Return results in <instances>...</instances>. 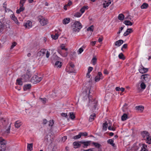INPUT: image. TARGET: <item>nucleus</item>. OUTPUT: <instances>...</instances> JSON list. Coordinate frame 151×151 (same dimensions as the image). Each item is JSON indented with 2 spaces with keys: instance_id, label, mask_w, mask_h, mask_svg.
I'll return each mask as SVG.
<instances>
[{
  "instance_id": "1",
  "label": "nucleus",
  "mask_w": 151,
  "mask_h": 151,
  "mask_svg": "<svg viewBox=\"0 0 151 151\" xmlns=\"http://www.w3.org/2000/svg\"><path fill=\"white\" fill-rule=\"evenodd\" d=\"M73 30L74 32H79L82 27L81 23L79 22H76L73 25Z\"/></svg>"
},
{
  "instance_id": "2",
  "label": "nucleus",
  "mask_w": 151,
  "mask_h": 151,
  "mask_svg": "<svg viewBox=\"0 0 151 151\" xmlns=\"http://www.w3.org/2000/svg\"><path fill=\"white\" fill-rule=\"evenodd\" d=\"M42 78L39 77L36 75L33 76L31 79V82L34 83L36 84L40 82L42 80Z\"/></svg>"
},
{
  "instance_id": "3",
  "label": "nucleus",
  "mask_w": 151,
  "mask_h": 151,
  "mask_svg": "<svg viewBox=\"0 0 151 151\" xmlns=\"http://www.w3.org/2000/svg\"><path fill=\"white\" fill-rule=\"evenodd\" d=\"M38 18L42 26L46 25L48 23L47 19L42 16H39Z\"/></svg>"
},
{
  "instance_id": "4",
  "label": "nucleus",
  "mask_w": 151,
  "mask_h": 151,
  "mask_svg": "<svg viewBox=\"0 0 151 151\" xmlns=\"http://www.w3.org/2000/svg\"><path fill=\"white\" fill-rule=\"evenodd\" d=\"M24 26L25 28L29 29L32 26V22L31 21H28L24 24Z\"/></svg>"
},
{
  "instance_id": "5",
  "label": "nucleus",
  "mask_w": 151,
  "mask_h": 151,
  "mask_svg": "<svg viewBox=\"0 0 151 151\" xmlns=\"http://www.w3.org/2000/svg\"><path fill=\"white\" fill-rule=\"evenodd\" d=\"M45 140L47 142L51 143L53 140V138H51L50 135H47L45 137Z\"/></svg>"
},
{
  "instance_id": "6",
  "label": "nucleus",
  "mask_w": 151,
  "mask_h": 151,
  "mask_svg": "<svg viewBox=\"0 0 151 151\" xmlns=\"http://www.w3.org/2000/svg\"><path fill=\"white\" fill-rule=\"evenodd\" d=\"M150 76L147 74L142 75L141 76V78H142L143 80V82H145L148 81L150 79Z\"/></svg>"
},
{
  "instance_id": "7",
  "label": "nucleus",
  "mask_w": 151,
  "mask_h": 151,
  "mask_svg": "<svg viewBox=\"0 0 151 151\" xmlns=\"http://www.w3.org/2000/svg\"><path fill=\"white\" fill-rule=\"evenodd\" d=\"M141 134L144 138H146L148 139V136L150 134L146 131H144L141 133Z\"/></svg>"
},
{
  "instance_id": "8",
  "label": "nucleus",
  "mask_w": 151,
  "mask_h": 151,
  "mask_svg": "<svg viewBox=\"0 0 151 151\" xmlns=\"http://www.w3.org/2000/svg\"><path fill=\"white\" fill-rule=\"evenodd\" d=\"M31 77L27 74L23 75L21 77L22 80H23L24 81H27L29 80V78Z\"/></svg>"
},
{
  "instance_id": "9",
  "label": "nucleus",
  "mask_w": 151,
  "mask_h": 151,
  "mask_svg": "<svg viewBox=\"0 0 151 151\" xmlns=\"http://www.w3.org/2000/svg\"><path fill=\"white\" fill-rule=\"evenodd\" d=\"M148 70V69L147 68H145L143 66H141V67L139 69V72L142 73H144L147 72Z\"/></svg>"
},
{
  "instance_id": "10",
  "label": "nucleus",
  "mask_w": 151,
  "mask_h": 151,
  "mask_svg": "<svg viewBox=\"0 0 151 151\" xmlns=\"http://www.w3.org/2000/svg\"><path fill=\"white\" fill-rule=\"evenodd\" d=\"M11 19L13 20L18 25H19V23L16 17H15V15L14 14H12L10 16Z\"/></svg>"
},
{
  "instance_id": "11",
  "label": "nucleus",
  "mask_w": 151,
  "mask_h": 151,
  "mask_svg": "<svg viewBox=\"0 0 151 151\" xmlns=\"http://www.w3.org/2000/svg\"><path fill=\"white\" fill-rule=\"evenodd\" d=\"M81 141L75 142L73 143L74 148H76L80 147L81 145Z\"/></svg>"
},
{
  "instance_id": "12",
  "label": "nucleus",
  "mask_w": 151,
  "mask_h": 151,
  "mask_svg": "<svg viewBox=\"0 0 151 151\" xmlns=\"http://www.w3.org/2000/svg\"><path fill=\"white\" fill-rule=\"evenodd\" d=\"M133 32L132 29L128 28L126 31L124 33V36H126L128 35L129 33H132Z\"/></svg>"
},
{
  "instance_id": "13",
  "label": "nucleus",
  "mask_w": 151,
  "mask_h": 151,
  "mask_svg": "<svg viewBox=\"0 0 151 151\" xmlns=\"http://www.w3.org/2000/svg\"><path fill=\"white\" fill-rule=\"evenodd\" d=\"M124 42L122 40H119L116 42L115 43V45L118 47L121 46Z\"/></svg>"
},
{
  "instance_id": "14",
  "label": "nucleus",
  "mask_w": 151,
  "mask_h": 151,
  "mask_svg": "<svg viewBox=\"0 0 151 151\" xmlns=\"http://www.w3.org/2000/svg\"><path fill=\"white\" fill-rule=\"evenodd\" d=\"M59 53L63 57H66L68 54V52H64L63 50H61L59 52Z\"/></svg>"
},
{
  "instance_id": "15",
  "label": "nucleus",
  "mask_w": 151,
  "mask_h": 151,
  "mask_svg": "<svg viewBox=\"0 0 151 151\" xmlns=\"http://www.w3.org/2000/svg\"><path fill=\"white\" fill-rule=\"evenodd\" d=\"M0 144L1 145L5 146L6 141L5 139L3 138L2 137H0Z\"/></svg>"
},
{
  "instance_id": "16",
  "label": "nucleus",
  "mask_w": 151,
  "mask_h": 151,
  "mask_svg": "<svg viewBox=\"0 0 151 151\" xmlns=\"http://www.w3.org/2000/svg\"><path fill=\"white\" fill-rule=\"evenodd\" d=\"M81 143L83 144V147H86L90 144V141L83 142L81 141Z\"/></svg>"
},
{
  "instance_id": "17",
  "label": "nucleus",
  "mask_w": 151,
  "mask_h": 151,
  "mask_svg": "<svg viewBox=\"0 0 151 151\" xmlns=\"http://www.w3.org/2000/svg\"><path fill=\"white\" fill-rule=\"evenodd\" d=\"M31 87V85L30 84H27L24 85V91H26L28 89H30Z\"/></svg>"
},
{
  "instance_id": "18",
  "label": "nucleus",
  "mask_w": 151,
  "mask_h": 151,
  "mask_svg": "<svg viewBox=\"0 0 151 151\" xmlns=\"http://www.w3.org/2000/svg\"><path fill=\"white\" fill-rule=\"evenodd\" d=\"M107 142L108 144H109L111 145L112 146L114 147L115 146V144L114 143V139H108Z\"/></svg>"
},
{
  "instance_id": "19",
  "label": "nucleus",
  "mask_w": 151,
  "mask_h": 151,
  "mask_svg": "<svg viewBox=\"0 0 151 151\" xmlns=\"http://www.w3.org/2000/svg\"><path fill=\"white\" fill-rule=\"evenodd\" d=\"M70 22V19L69 18H65L64 19L63 21V24H66L69 23Z\"/></svg>"
},
{
  "instance_id": "20",
  "label": "nucleus",
  "mask_w": 151,
  "mask_h": 151,
  "mask_svg": "<svg viewBox=\"0 0 151 151\" xmlns=\"http://www.w3.org/2000/svg\"><path fill=\"white\" fill-rule=\"evenodd\" d=\"M111 3V1H109L107 2L105 1L103 4V7L104 8H106V7L108 6Z\"/></svg>"
},
{
  "instance_id": "21",
  "label": "nucleus",
  "mask_w": 151,
  "mask_h": 151,
  "mask_svg": "<svg viewBox=\"0 0 151 151\" xmlns=\"http://www.w3.org/2000/svg\"><path fill=\"white\" fill-rule=\"evenodd\" d=\"M20 7L16 11V13L17 14H19L21 12L23 11L24 9V8L23 7V6H20Z\"/></svg>"
},
{
  "instance_id": "22",
  "label": "nucleus",
  "mask_w": 151,
  "mask_h": 151,
  "mask_svg": "<svg viewBox=\"0 0 151 151\" xmlns=\"http://www.w3.org/2000/svg\"><path fill=\"white\" fill-rule=\"evenodd\" d=\"M127 115L126 114H124L121 117V119L122 121H124L128 118Z\"/></svg>"
},
{
  "instance_id": "23",
  "label": "nucleus",
  "mask_w": 151,
  "mask_h": 151,
  "mask_svg": "<svg viewBox=\"0 0 151 151\" xmlns=\"http://www.w3.org/2000/svg\"><path fill=\"white\" fill-rule=\"evenodd\" d=\"M96 115L95 114L91 115L89 119V121L90 122H92L94 120V117H95Z\"/></svg>"
},
{
  "instance_id": "24",
  "label": "nucleus",
  "mask_w": 151,
  "mask_h": 151,
  "mask_svg": "<svg viewBox=\"0 0 151 151\" xmlns=\"http://www.w3.org/2000/svg\"><path fill=\"white\" fill-rule=\"evenodd\" d=\"M32 143L27 144V148L28 151H31L32 150Z\"/></svg>"
},
{
  "instance_id": "25",
  "label": "nucleus",
  "mask_w": 151,
  "mask_h": 151,
  "mask_svg": "<svg viewBox=\"0 0 151 151\" xmlns=\"http://www.w3.org/2000/svg\"><path fill=\"white\" fill-rule=\"evenodd\" d=\"M68 116L72 119H74L75 118V115L73 112L69 113Z\"/></svg>"
},
{
  "instance_id": "26",
  "label": "nucleus",
  "mask_w": 151,
  "mask_h": 151,
  "mask_svg": "<svg viewBox=\"0 0 151 151\" xmlns=\"http://www.w3.org/2000/svg\"><path fill=\"white\" fill-rule=\"evenodd\" d=\"M108 123L107 122H106L104 123H103V125L102 129L103 130L106 131L108 127Z\"/></svg>"
},
{
  "instance_id": "27",
  "label": "nucleus",
  "mask_w": 151,
  "mask_h": 151,
  "mask_svg": "<svg viewBox=\"0 0 151 151\" xmlns=\"http://www.w3.org/2000/svg\"><path fill=\"white\" fill-rule=\"evenodd\" d=\"M92 144L96 147L98 148H100L101 147V145L98 143L93 142Z\"/></svg>"
},
{
  "instance_id": "28",
  "label": "nucleus",
  "mask_w": 151,
  "mask_h": 151,
  "mask_svg": "<svg viewBox=\"0 0 151 151\" xmlns=\"http://www.w3.org/2000/svg\"><path fill=\"white\" fill-rule=\"evenodd\" d=\"M93 107L92 108V111L93 112H94L96 108V107L97 106V101H93Z\"/></svg>"
},
{
  "instance_id": "29",
  "label": "nucleus",
  "mask_w": 151,
  "mask_h": 151,
  "mask_svg": "<svg viewBox=\"0 0 151 151\" xmlns=\"http://www.w3.org/2000/svg\"><path fill=\"white\" fill-rule=\"evenodd\" d=\"M148 6V4L146 3H144L141 6V8L142 9H146Z\"/></svg>"
},
{
  "instance_id": "30",
  "label": "nucleus",
  "mask_w": 151,
  "mask_h": 151,
  "mask_svg": "<svg viewBox=\"0 0 151 151\" xmlns=\"http://www.w3.org/2000/svg\"><path fill=\"white\" fill-rule=\"evenodd\" d=\"M126 25L131 26L132 25V23L128 20H125L124 23Z\"/></svg>"
},
{
  "instance_id": "31",
  "label": "nucleus",
  "mask_w": 151,
  "mask_h": 151,
  "mask_svg": "<svg viewBox=\"0 0 151 151\" xmlns=\"http://www.w3.org/2000/svg\"><path fill=\"white\" fill-rule=\"evenodd\" d=\"M22 80L21 78L19 79H17L16 81L17 83L19 85H22L23 84V83Z\"/></svg>"
},
{
  "instance_id": "32",
  "label": "nucleus",
  "mask_w": 151,
  "mask_h": 151,
  "mask_svg": "<svg viewBox=\"0 0 151 151\" xmlns=\"http://www.w3.org/2000/svg\"><path fill=\"white\" fill-rule=\"evenodd\" d=\"M136 108L137 110H140L142 111L143 110L144 107L142 106H139L136 107Z\"/></svg>"
},
{
  "instance_id": "33",
  "label": "nucleus",
  "mask_w": 151,
  "mask_h": 151,
  "mask_svg": "<svg viewBox=\"0 0 151 151\" xmlns=\"http://www.w3.org/2000/svg\"><path fill=\"white\" fill-rule=\"evenodd\" d=\"M88 6H84L83 7H82L81 9H80V11L81 12V14H82L83 13L86 9H88Z\"/></svg>"
},
{
  "instance_id": "34",
  "label": "nucleus",
  "mask_w": 151,
  "mask_h": 151,
  "mask_svg": "<svg viewBox=\"0 0 151 151\" xmlns=\"http://www.w3.org/2000/svg\"><path fill=\"white\" fill-rule=\"evenodd\" d=\"M124 15L123 14H121L119 15L118 19L120 20H122L124 19Z\"/></svg>"
},
{
  "instance_id": "35",
  "label": "nucleus",
  "mask_w": 151,
  "mask_h": 151,
  "mask_svg": "<svg viewBox=\"0 0 151 151\" xmlns=\"http://www.w3.org/2000/svg\"><path fill=\"white\" fill-rule=\"evenodd\" d=\"M21 122L17 121L15 122V126L16 127L19 128L21 125Z\"/></svg>"
},
{
  "instance_id": "36",
  "label": "nucleus",
  "mask_w": 151,
  "mask_h": 151,
  "mask_svg": "<svg viewBox=\"0 0 151 151\" xmlns=\"http://www.w3.org/2000/svg\"><path fill=\"white\" fill-rule=\"evenodd\" d=\"M96 60L97 58H96V56H94L91 60V62L93 65H95L96 64Z\"/></svg>"
},
{
  "instance_id": "37",
  "label": "nucleus",
  "mask_w": 151,
  "mask_h": 151,
  "mask_svg": "<svg viewBox=\"0 0 151 151\" xmlns=\"http://www.w3.org/2000/svg\"><path fill=\"white\" fill-rule=\"evenodd\" d=\"M70 66L73 69V70L70 71V73H73L75 71V70L74 69V67H75V65L74 64H73L72 63H70Z\"/></svg>"
},
{
  "instance_id": "38",
  "label": "nucleus",
  "mask_w": 151,
  "mask_h": 151,
  "mask_svg": "<svg viewBox=\"0 0 151 151\" xmlns=\"http://www.w3.org/2000/svg\"><path fill=\"white\" fill-rule=\"evenodd\" d=\"M55 65L58 67L60 68L61 66V62L60 61H56L55 63Z\"/></svg>"
},
{
  "instance_id": "39",
  "label": "nucleus",
  "mask_w": 151,
  "mask_h": 151,
  "mask_svg": "<svg viewBox=\"0 0 151 151\" xmlns=\"http://www.w3.org/2000/svg\"><path fill=\"white\" fill-rule=\"evenodd\" d=\"M51 37L53 39L56 40L58 38V34L56 33L55 34V35H51Z\"/></svg>"
},
{
  "instance_id": "40",
  "label": "nucleus",
  "mask_w": 151,
  "mask_h": 151,
  "mask_svg": "<svg viewBox=\"0 0 151 151\" xmlns=\"http://www.w3.org/2000/svg\"><path fill=\"white\" fill-rule=\"evenodd\" d=\"M144 82H142L141 83L140 86L141 88L142 89H144L146 88V85L145 84Z\"/></svg>"
},
{
  "instance_id": "41",
  "label": "nucleus",
  "mask_w": 151,
  "mask_h": 151,
  "mask_svg": "<svg viewBox=\"0 0 151 151\" xmlns=\"http://www.w3.org/2000/svg\"><path fill=\"white\" fill-rule=\"evenodd\" d=\"M118 56L119 58L120 59H121L123 60H124L125 59V58L124 57V55L122 53H121L119 54Z\"/></svg>"
},
{
  "instance_id": "42",
  "label": "nucleus",
  "mask_w": 151,
  "mask_h": 151,
  "mask_svg": "<svg viewBox=\"0 0 151 151\" xmlns=\"http://www.w3.org/2000/svg\"><path fill=\"white\" fill-rule=\"evenodd\" d=\"M82 14L80 12H76L74 14V16L77 17H80L82 15Z\"/></svg>"
},
{
  "instance_id": "43",
  "label": "nucleus",
  "mask_w": 151,
  "mask_h": 151,
  "mask_svg": "<svg viewBox=\"0 0 151 151\" xmlns=\"http://www.w3.org/2000/svg\"><path fill=\"white\" fill-rule=\"evenodd\" d=\"M81 137V135L80 133L78 135L74 136L73 137V138L74 139H76L79 138H80Z\"/></svg>"
},
{
  "instance_id": "44",
  "label": "nucleus",
  "mask_w": 151,
  "mask_h": 151,
  "mask_svg": "<svg viewBox=\"0 0 151 151\" xmlns=\"http://www.w3.org/2000/svg\"><path fill=\"white\" fill-rule=\"evenodd\" d=\"M11 124H10L9 127H8L7 129H6V131H5V132L6 133H7V134H9L10 132V130L11 128Z\"/></svg>"
},
{
  "instance_id": "45",
  "label": "nucleus",
  "mask_w": 151,
  "mask_h": 151,
  "mask_svg": "<svg viewBox=\"0 0 151 151\" xmlns=\"http://www.w3.org/2000/svg\"><path fill=\"white\" fill-rule=\"evenodd\" d=\"M87 30L88 31H90L93 32V25H91L90 27H88Z\"/></svg>"
},
{
  "instance_id": "46",
  "label": "nucleus",
  "mask_w": 151,
  "mask_h": 151,
  "mask_svg": "<svg viewBox=\"0 0 151 151\" xmlns=\"http://www.w3.org/2000/svg\"><path fill=\"white\" fill-rule=\"evenodd\" d=\"M146 141L149 144H151V137L150 136V135L148 136V139H146Z\"/></svg>"
},
{
  "instance_id": "47",
  "label": "nucleus",
  "mask_w": 151,
  "mask_h": 151,
  "mask_svg": "<svg viewBox=\"0 0 151 151\" xmlns=\"http://www.w3.org/2000/svg\"><path fill=\"white\" fill-rule=\"evenodd\" d=\"M26 0H20L19 2L20 6H24V4Z\"/></svg>"
},
{
  "instance_id": "48",
  "label": "nucleus",
  "mask_w": 151,
  "mask_h": 151,
  "mask_svg": "<svg viewBox=\"0 0 151 151\" xmlns=\"http://www.w3.org/2000/svg\"><path fill=\"white\" fill-rule=\"evenodd\" d=\"M108 129L110 130L115 131V128L113 127H111V125L109 126Z\"/></svg>"
},
{
  "instance_id": "49",
  "label": "nucleus",
  "mask_w": 151,
  "mask_h": 151,
  "mask_svg": "<svg viewBox=\"0 0 151 151\" xmlns=\"http://www.w3.org/2000/svg\"><path fill=\"white\" fill-rule=\"evenodd\" d=\"M6 149V146H3L1 147L0 146V151H5Z\"/></svg>"
},
{
  "instance_id": "50",
  "label": "nucleus",
  "mask_w": 151,
  "mask_h": 151,
  "mask_svg": "<svg viewBox=\"0 0 151 151\" xmlns=\"http://www.w3.org/2000/svg\"><path fill=\"white\" fill-rule=\"evenodd\" d=\"M40 52H41L42 54V55H43L45 54L46 52V50L44 49H42L40 51Z\"/></svg>"
},
{
  "instance_id": "51",
  "label": "nucleus",
  "mask_w": 151,
  "mask_h": 151,
  "mask_svg": "<svg viewBox=\"0 0 151 151\" xmlns=\"http://www.w3.org/2000/svg\"><path fill=\"white\" fill-rule=\"evenodd\" d=\"M49 126L52 127L53 126V124H54V122L53 120H50L49 121Z\"/></svg>"
},
{
  "instance_id": "52",
  "label": "nucleus",
  "mask_w": 151,
  "mask_h": 151,
  "mask_svg": "<svg viewBox=\"0 0 151 151\" xmlns=\"http://www.w3.org/2000/svg\"><path fill=\"white\" fill-rule=\"evenodd\" d=\"M40 99L41 101L43 103H45L46 102L47 99L46 98H40Z\"/></svg>"
},
{
  "instance_id": "53",
  "label": "nucleus",
  "mask_w": 151,
  "mask_h": 151,
  "mask_svg": "<svg viewBox=\"0 0 151 151\" xmlns=\"http://www.w3.org/2000/svg\"><path fill=\"white\" fill-rule=\"evenodd\" d=\"M17 43L16 42H14L12 43L11 46V49H12L16 45Z\"/></svg>"
},
{
  "instance_id": "54",
  "label": "nucleus",
  "mask_w": 151,
  "mask_h": 151,
  "mask_svg": "<svg viewBox=\"0 0 151 151\" xmlns=\"http://www.w3.org/2000/svg\"><path fill=\"white\" fill-rule=\"evenodd\" d=\"M100 77L98 76H96L95 78V80L96 82H98L100 80Z\"/></svg>"
},
{
  "instance_id": "55",
  "label": "nucleus",
  "mask_w": 151,
  "mask_h": 151,
  "mask_svg": "<svg viewBox=\"0 0 151 151\" xmlns=\"http://www.w3.org/2000/svg\"><path fill=\"white\" fill-rule=\"evenodd\" d=\"M147 145H145V144H144L142 145V147L141 149H142V150H144L147 149Z\"/></svg>"
},
{
  "instance_id": "56",
  "label": "nucleus",
  "mask_w": 151,
  "mask_h": 151,
  "mask_svg": "<svg viewBox=\"0 0 151 151\" xmlns=\"http://www.w3.org/2000/svg\"><path fill=\"white\" fill-rule=\"evenodd\" d=\"M61 48L62 50H65V51H67L68 50V48H65V47L63 46V44L61 46Z\"/></svg>"
},
{
  "instance_id": "57",
  "label": "nucleus",
  "mask_w": 151,
  "mask_h": 151,
  "mask_svg": "<svg viewBox=\"0 0 151 151\" xmlns=\"http://www.w3.org/2000/svg\"><path fill=\"white\" fill-rule=\"evenodd\" d=\"M81 135H83L84 136H86L88 135V134L86 132H80V133Z\"/></svg>"
},
{
  "instance_id": "58",
  "label": "nucleus",
  "mask_w": 151,
  "mask_h": 151,
  "mask_svg": "<svg viewBox=\"0 0 151 151\" xmlns=\"http://www.w3.org/2000/svg\"><path fill=\"white\" fill-rule=\"evenodd\" d=\"M93 70V67H89L88 68V72L90 73V72L92 70Z\"/></svg>"
},
{
  "instance_id": "59",
  "label": "nucleus",
  "mask_w": 151,
  "mask_h": 151,
  "mask_svg": "<svg viewBox=\"0 0 151 151\" xmlns=\"http://www.w3.org/2000/svg\"><path fill=\"white\" fill-rule=\"evenodd\" d=\"M127 44H124L123 45V46H122V47L121 48V50H123V48L126 49L127 47Z\"/></svg>"
},
{
  "instance_id": "60",
  "label": "nucleus",
  "mask_w": 151,
  "mask_h": 151,
  "mask_svg": "<svg viewBox=\"0 0 151 151\" xmlns=\"http://www.w3.org/2000/svg\"><path fill=\"white\" fill-rule=\"evenodd\" d=\"M61 116L63 117H65L67 118L68 117V115L66 113H62L61 114Z\"/></svg>"
},
{
  "instance_id": "61",
  "label": "nucleus",
  "mask_w": 151,
  "mask_h": 151,
  "mask_svg": "<svg viewBox=\"0 0 151 151\" xmlns=\"http://www.w3.org/2000/svg\"><path fill=\"white\" fill-rule=\"evenodd\" d=\"M46 57L47 58H48L49 57L50 53L47 50H46Z\"/></svg>"
},
{
  "instance_id": "62",
  "label": "nucleus",
  "mask_w": 151,
  "mask_h": 151,
  "mask_svg": "<svg viewBox=\"0 0 151 151\" xmlns=\"http://www.w3.org/2000/svg\"><path fill=\"white\" fill-rule=\"evenodd\" d=\"M83 48L81 47L78 50L79 54H81L83 51Z\"/></svg>"
},
{
  "instance_id": "63",
  "label": "nucleus",
  "mask_w": 151,
  "mask_h": 151,
  "mask_svg": "<svg viewBox=\"0 0 151 151\" xmlns=\"http://www.w3.org/2000/svg\"><path fill=\"white\" fill-rule=\"evenodd\" d=\"M72 4V2L71 1L69 0V1L68 3L67 4L66 6H70Z\"/></svg>"
},
{
  "instance_id": "64",
  "label": "nucleus",
  "mask_w": 151,
  "mask_h": 151,
  "mask_svg": "<svg viewBox=\"0 0 151 151\" xmlns=\"http://www.w3.org/2000/svg\"><path fill=\"white\" fill-rule=\"evenodd\" d=\"M0 121L1 122L4 123L6 122V120L4 118H1Z\"/></svg>"
}]
</instances>
